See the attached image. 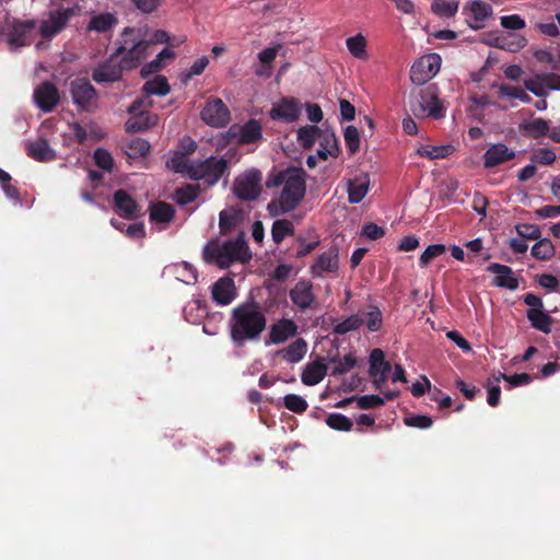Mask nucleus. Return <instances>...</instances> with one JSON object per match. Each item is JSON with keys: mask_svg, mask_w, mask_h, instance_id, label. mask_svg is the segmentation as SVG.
Segmentation results:
<instances>
[{"mask_svg": "<svg viewBox=\"0 0 560 560\" xmlns=\"http://www.w3.org/2000/svg\"><path fill=\"white\" fill-rule=\"evenodd\" d=\"M306 173L301 167L290 166L284 170H272L265 183L268 189H282L278 197L273 198L267 206L269 214L273 218L294 211L304 199L306 192Z\"/></svg>", "mask_w": 560, "mask_h": 560, "instance_id": "1", "label": "nucleus"}, {"mask_svg": "<svg viewBox=\"0 0 560 560\" xmlns=\"http://www.w3.org/2000/svg\"><path fill=\"white\" fill-rule=\"evenodd\" d=\"M267 315L261 304L249 299L232 311L229 319L230 338L235 347L258 341L267 328Z\"/></svg>", "mask_w": 560, "mask_h": 560, "instance_id": "2", "label": "nucleus"}, {"mask_svg": "<svg viewBox=\"0 0 560 560\" xmlns=\"http://www.w3.org/2000/svg\"><path fill=\"white\" fill-rule=\"evenodd\" d=\"M250 258L252 254L243 236L229 240L222 245L211 241L203 248V259L221 269L229 268L233 262H247Z\"/></svg>", "mask_w": 560, "mask_h": 560, "instance_id": "3", "label": "nucleus"}, {"mask_svg": "<svg viewBox=\"0 0 560 560\" xmlns=\"http://www.w3.org/2000/svg\"><path fill=\"white\" fill-rule=\"evenodd\" d=\"M439 88L436 84L413 90L410 93L409 107L410 112L417 118L431 117L441 119L445 115V107L439 97Z\"/></svg>", "mask_w": 560, "mask_h": 560, "instance_id": "4", "label": "nucleus"}, {"mask_svg": "<svg viewBox=\"0 0 560 560\" xmlns=\"http://www.w3.org/2000/svg\"><path fill=\"white\" fill-rule=\"evenodd\" d=\"M37 21L21 20L8 14L2 23V35L10 50H19L30 46L35 37Z\"/></svg>", "mask_w": 560, "mask_h": 560, "instance_id": "5", "label": "nucleus"}, {"mask_svg": "<svg viewBox=\"0 0 560 560\" xmlns=\"http://www.w3.org/2000/svg\"><path fill=\"white\" fill-rule=\"evenodd\" d=\"M139 31L133 27H125L120 34V45H126V51L120 56L124 67L129 70L136 69L147 57L151 42L140 39Z\"/></svg>", "mask_w": 560, "mask_h": 560, "instance_id": "6", "label": "nucleus"}, {"mask_svg": "<svg viewBox=\"0 0 560 560\" xmlns=\"http://www.w3.org/2000/svg\"><path fill=\"white\" fill-rule=\"evenodd\" d=\"M126 51V45H119L109 57L103 62L98 63L92 71V79L94 82L102 83H116L122 80L125 68L120 56Z\"/></svg>", "mask_w": 560, "mask_h": 560, "instance_id": "7", "label": "nucleus"}, {"mask_svg": "<svg viewBox=\"0 0 560 560\" xmlns=\"http://www.w3.org/2000/svg\"><path fill=\"white\" fill-rule=\"evenodd\" d=\"M73 104L81 112L92 113L97 107V91L85 78H77L69 88Z\"/></svg>", "mask_w": 560, "mask_h": 560, "instance_id": "8", "label": "nucleus"}, {"mask_svg": "<svg viewBox=\"0 0 560 560\" xmlns=\"http://www.w3.org/2000/svg\"><path fill=\"white\" fill-rule=\"evenodd\" d=\"M81 11L79 4L70 8H58L49 11L48 19L39 25V33L43 38H51L66 28L69 21Z\"/></svg>", "mask_w": 560, "mask_h": 560, "instance_id": "9", "label": "nucleus"}, {"mask_svg": "<svg viewBox=\"0 0 560 560\" xmlns=\"http://www.w3.org/2000/svg\"><path fill=\"white\" fill-rule=\"evenodd\" d=\"M228 170V162L223 158L210 156L203 161L195 162L190 170V179L206 180L209 185L217 184Z\"/></svg>", "mask_w": 560, "mask_h": 560, "instance_id": "10", "label": "nucleus"}, {"mask_svg": "<svg viewBox=\"0 0 560 560\" xmlns=\"http://www.w3.org/2000/svg\"><path fill=\"white\" fill-rule=\"evenodd\" d=\"M260 182L261 173L258 170H250L235 178L233 192L241 200H256L261 192Z\"/></svg>", "mask_w": 560, "mask_h": 560, "instance_id": "11", "label": "nucleus"}, {"mask_svg": "<svg viewBox=\"0 0 560 560\" xmlns=\"http://www.w3.org/2000/svg\"><path fill=\"white\" fill-rule=\"evenodd\" d=\"M441 62V57L438 54H428L420 57L411 66L410 80L417 85H424L438 74Z\"/></svg>", "mask_w": 560, "mask_h": 560, "instance_id": "12", "label": "nucleus"}, {"mask_svg": "<svg viewBox=\"0 0 560 560\" xmlns=\"http://www.w3.org/2000/svg\"><path fill=\"white\" fill-rule=\"evenodd\" d=\"M228 137L238 145L258 144L264 139L261 122L250 118L244 125H233L228 130Z\"/></svg>", "mask_w": 560, "mask_h": 560, "instance_id": "13", "label": "nucleus"}, {"mask_svg": "<svg viewBox=\"0 0 560 560\" xmlns=\"http://www.w3.org/2000/svg\"><path fill=\"white\" fill-rule=\"evenodd\" d=\"M200 116L207 125L215 128L224 127L231 118L230 110L221 98L208 102Z\"/></svg>", "mask_w": 560, "mask_h": 560, "instance_id": "14", "label": "nucleus"}, {"mask_svg": "<svg viewBox=\"0 0 560 560\" xmlns=\"http://www.w3.org/2000/svg\"><path fill=\"white\" fill-rule=\"evenodd\" d=\"M301 113V103L295 97H282L272 104L269 116L272 120L293 122L298 120Z\"/></svg>", "mask_w": 560, "mask_h": 560, "instance_id": "15", "label": "nucleus"}, {"mask_svg": "<svg viewBox=\"0 0 560 560\" xmlns=\"http://www.w3.org/2000/svg\"><path fill=\"white\" fill-rule=\"evenodd\" d=\"M114 211L126 220H136L142 215L141 206L124 189L113 195Z\"/></svg>", "mask_w": 560, "mask_h": 560, "instance_id": "16", "label": "nucleus"}, {"mask_svg": "<svg viewBox=\"0 0 560 560\" xmlns=\"http://www.w3.org/2000/svg\"><path fill=\"white\" fill-rule=\"evenodd\" d=\"M33 97L38 108L44 113L51 112L60 100L58 89L49 81L40 83L35 89Z\"/></svg>", "mask_w": 560, "mask_h": 560, "instance_id": "17", "label": "nucleus"}, {"mask_svg": "<svg viewBox=\"0 0 560 560\" xmlns=\"http://www.w3.org/2000/svg\"><path fill=\"white\" fill-rule=\"evenodd\" d=\"M390 363L385 360L383 350L376 348L370 353V376L373 378V383L376 388H381L387 380V375L390 372Z\"/></svg>", "mask_w": 560, "mask_h": 560, "instance_id": "18", "label": "nucleus"}, {"mask_svg": "<svg viewBox=\"0 0 560 560\" xmlns=\"http://www.w3.org/2000/svg\"><path fill=\"white\" fill-rule=\"evenodd\" d=\"M289 295L292 303L301 311L311 308L316 301L313 293V283L306 279L299 280L290 290Z\"/></svg>", "mask_w": 560, "mask_h": 560, "instance_id": "19", "label": "nucleus"}, {"mask_svg": "<svg viewBox=\"0 0 560 560\" xmlns=\"http://www.w3.org/2000/svg\"><path fill=\"white\" fill-rule=\"evenodd\" d=\"M339 269V249L330 246L322 253L315 262L311 266V273L314 277H322L324 272H336Z\"/></svg>", "mask_w": 560, "mask_h": 560, "instance_id": "20", "label": "nucleus"}, {"mask_svg": "<svg viewBox=\"0 0 560 560\" xmlns=\"http://www.w3.org/2000/svg\"><path fill=\"white\" fill-rule=\"evenodd\" d=\"M298 334V325L294 320L289 318H281L271 325L269 330V340L266 345L273 343L280 345L285 342L289 338Z\"/></svg>", "mask_w": 560, "mask_h": 560, "instance_id": "21", "label": "nucleus"}, {"mask_svg": "<svg viewBox=\"0 0 560 560\" xmlns=\"http://www.w3.org/2000/svg\"><path fill=\"white\" fill-rule=\"evenodd\" d=\"M515 158V152L508 148L504 143L491 144L485 152L483 166L492 168Z\"/></svg>", "mask_w": 560, "mask_h": 560, "instance_id": "22", "label": "nucleus"}, {"mask_svg": "<svg viewBox=\"0 0 560 560\" xmlns=\"http://www.w3.org/2000/svg\"><path fill=\"white\" fill-rule=\"evenodd\" d=\"M212 299L219 305H229L236 298V287L230 277L220 278L212 285Z\"/></svg>", "mask_w": 560, "mask_h": 560, "instance_id": "23", "label": "nucleus"}, {"mask_svg": "<svg viewBox=\"0 0 560 560\" xmlns=\"http://www.w3.org/2000/svg\"><path fill=\"white\" fill-rule=\"evenodd\" d=\"M487 271L497 275L493 280L494 285L509 290H516L518 288V280L514 277L511 267L499 262H492L487 267Z\"/></svg>", "mask_w": 560, "mask_h": 560, "instance_id": "24", "label": "nucleus"}, {"mask_svg": "<svg viewBox=\"0 0 560 560\" xmlns=\"http://www.w3.org/2000/svg\"><path fill=\"white\" fill-rule=\"evenodd\" d=\"M464 14H471L476 22L475 25L469 23L474 30L482 27V23L492 14V7L482 0H472L463 8Z\"/></svg>", "mask_w": 560, "mask_h": 560, "instance_id": "25", "label": "nucleus"}, {"mask_svg": "<svg viewBox=\"0 0 560 560\" xmlns=\"http://www.w3.org/2000/svg\"><path fill=\"white\" fill-rule=\"evenodd\" d=\"M323 358L306 364L304 368L301 380L306 386H314L320 383L327 374V365L323 362Z\"/></svg>", "mask_w": 560, "mask_h": 560, "instance_id": "26", "label": "nucleus"}, {"mask_svg": "<svg viewBox=\"0 0 560 560\" xmlns=\"http://www.w3.org/2000/svg\"><path fill=\"white\" fill-rule=\"evenodd\" d=\"M370 178L369 175L362 173L349 180L348 184V200L350 203H359L363 200L369 191Z\"/></svg>", "mask_w": 560, "mask_h": 560, "instance_id": "27", "label": "nucleus"}, {"mask_svg": "<svg viewBox=\"0 0 560 560\" xmlns=\"http://www.w3.org/2000/svg\"><path fill=\"white\" fill-rule=\"evenodd\" d=\"M158 124V116L149 110L139 112L126 122L127 132H141Z\"/></svg>", "mask_w": 560, "mask_h": 560, "instance_id": "28", "label": "nucleus"}, {"mask_svg": "<svg viewBox=\"0 0 560 560\" xmlns=\"http://www.w3.org/2000/svg\"><path fill=\"white\" fill-rule=\"evenodd\" d=\"M27 155L38 162H49L56 158L55 151L44 138H39L27 145Z\"/></svg>", "mask_w": 560, "mask_h": 560, "instance_id": "29", "label": "nucleus"}, {"mask_svg": "<svg viewBox=\"0 0 560 560\" xmlns=\"http://www.w3.org/2000/svg\"><path fill=\"white\" fill-rule=\"evenodd\" d=\"M555 79L560 81V75L538 74V75H536V79L525 80L524 86L526 88V90L532 92L534 95H536L538 97H542V96L547 95V92L541 83L549 85L551 89H560V85L551 84V81Z\"/></svg>", "mask_w": 560, "mask_h": 560, "instance_id": "30", "label": "nucleus"}, {"mask_svg": "<svg viewBox=\"0 0 560 560\" xmlns=\"http://www.w3.org/2000/svg\"><path fill=\"white\" fill-rule=\"evenodd\" d=\"M243 220V211L240 209H225L220 212L219 228L222 234H226L234 230Z\"/></svg>", "mask_w": 560, "mask_h": 560, "instance_id": "31", "label": "nucleus"}, {"mask_svg": "<svg viewBox=\"0 0 560 560\" xmlns=\"http://www.w3.org/2000/svg\"><path fill=\"white\" fill-rule=\"evenodd\" d=\"M526 317L535 329L540 330L545 334L550 332L552 317L546 312H544L542 308H528L526 311Z\"/></svg>", "mask_w": 560, "mask_h": 560, "instance_id": "32", "label": "nucleus"}, {"mask_svg": "<svg viewBox=\"0 0 560 560\" xmlns=\"http://www.w3.org/2000/svg\"><path fill=\"white\" fill-rule=\"evenodd\" d=\"M175 215V209L165 201L153 203L150 208V220L159 223H168Z\"/></svg>", "mask_w": 560, "mask_h": 560, "instance_id": "33", "label": "nucleus"}, {"mask_svg": "<svg viewBox=\"0 0 560 560\" xmlns=\"http://www.w3.org/2000/svg\"><path fill=\"white\" fill-rule=\"evenodd\" d=\"M195 162H190L187 156L176 151L171 152V156L166 161L167 168L175 173L186 174L190 178V170Z\"/></svg>", "mask_w": 560, "mask_h": 560, "instance_id": "34", "label": "nucleus"}, {"mask_svg": "<svg viewBox=\"0 0 560 560\" xmlns=\"http://www.w3.org/2000/svg\"><path fill=\"white\" fill-rule=\"evenodd\" d=\"M117 18L109 12L101 13L93 16L89 24V31H95L98 33H106L117 24Z\"/></svg>", "mask_w": 560, "mask_h": 560, "instance_id": "35", "label": "nucleus"}, {"mask_svg": "<svg viewBox=\"0 0 560 560\" xmlns=\"http://www.w3.org/2000/svg\"><path fill=\"white\" fill-rule=\"evenodd\" d=\"M550 127L549 122L544 118H535L530 121L523 122L521 125V130L528 137L533 139H538L548 133Z\"/></svg>", "mask_w": 560, "mask_h": 560, "instance_id": "36", "label": "nucleus"}, {"mask_svg": "<svg viewBox=\"0 0 560 560\" xmlns=\"http://www.w3.org/2000/svg\"><path fill=\"white\" fill-rule=\"evenodd\" d=\"M307 351V343L303 338H299L291 342L285 349L282 350L283 359L296 363L301 361Z\"/></svg>", "mask_w": 560, "mask_h": 560, "instance_id": "37", "label": "nucleus"}, {"mask_svg": "<svg viewBox=\"0 0 560 560\" xmlns=\"http://www.w3.org/2000/svg\"><path fill=\"white\" fill-rule=\"evenodd\" d=\"M170 90L167 79L163 75H156L154 79L147 81L142 88L144 94L159 96L168 94Z\"/></svg>", "mask_w": 560, "mask_h": 560, "instance_id": "38", "label": "nucleus"}, {"mask_svg": "<svg viewBox=\"0 0 560 560\" xmlns=\"http://www.w3.org/2000/svg\"><path fill=\"white\" fill-rule=\"evenodd\" d=\"M458 7V0H432L431 11L440 18H453Z\"/></svg>", "mask_w": 560, "mask_h": 560, "instance_id": "39", "label": "nucleus"}, {"mask_svg": "<svg viewBox=\"0 0 560 560\" xmlns=\"http://www.w3.org/2000/svg\"><path fill=\"white\" fill-rule=\"evenodd\" d=\"M294 234V225L290 220L279 219L276 220L271 228L272 241L280 244L287 236Z\"/></svg>", "mask_w": 560, "mask_h": 560, "instance_id": "40", "label": "nucleus"}, {"mask_svg": "<svg viewBox=\"0 0 560 560\" xmlns=\"http://www.w3.org/2000/svg\"><path fill=\"white\" fill-rule=\"evenodd\" d=\"M199 192V185L186 184L175 190L174 200L180 206H186L195 201Z\"/></svg>", "mask_w": 560, "mask_h": 560, "instance_id": "41", "label": "nucleus"}, {"mask_svg": "<svg viewBox=\"0 0 560 560\" xmlns=\"http://www.w3.org/2000/svg\"><path fill=\"white\" fill-rule=\"evenodd\" d=\"M320 136L322 130L317 126H304L298 130V141L304 149H311Z\"/></svg>", "mask_w": 560, "mask_h": 560, "instance_id": "42", "label": "nucleus"}, {"mask_svg": "<svg viewBox=\"0 0 560 560\" xmlns=\"http://www.w3.org/2000/svg\"><path fill=\"white\" fill-rule=\"evenodd\" d=\"M346 46L354 58L366 59V39L362 34L347 38Z\"/></svg>", "mask_w": 560, "mask_h": 560, "instance_id": "43", "label": "nucleus"}, {"mask_svg": "<svg viewBox=\"0 0 560 560\" xmlns=\"http://www.w3.org/2000/svg\"><path fill=\"white\" fill-rule=\"evenodd\" d=\"M556 249L549 238L538 240L532 247V255L538 260H550L555 256Z\"/></svg>", "mask_w": 560, "mask_h": 560, "instance_id": "44", "label": "nucleus"}, {"mask_svg": "<svg viewBox=\"0 0 560 560\" xmlns=\"http://www.w3.org/2000/svg\"><path fill=\"white\" fill-rule=\"evenodd\" d=\"M364 323V319L359 314L351 315L343 319L342 322L338 323L334 327V332L337 335H345L349 331L355 330L360 328Z\"/></svg>", "mask_w": 560, "mask_h": 560, "instance_id": "45", "label": "nucleus"}, {"mask_svg": "<svg viewBox=\"0 0 560 560\" xmlns=\"http://www.w3.org/2000/svg\"><path fill=\"white\" fill-rule=\"evenodd\" d=\"M326 424L336 431H351L353 422L342 413H330L326 418Z\"/></svg>", "mask_w": 560, "mask_h": 560, "instance_id": "46", "label": "nucleus"}, {"mask_svg": "<svg viewBox=\"0 0 560 560\" xmlns=\"http://www.w3.org/2000/svg\"><path fill=\"white\" fill-rule=\"evenodd\" d=\"M330 362L336 364L331 371V375L337 376L343 375L353 369L357 364V359L352 353H348L341 359L332 358Z\"/></svg>", "mask_w": 560, "mask_h": 560, "instance_id": "47", "label": "nucleus"}, {"mask_svg": "<svg viewBox=\"0 0 560 560\" xmlns=\"http://www.w3.org/2000/svg\"><path fill=\"white\" fill-rule=\"evenodd\" d=\"M283 406L294 412V413H303L307 410L308 404L307 401L300 395L296 394H288L283 397Z\"/></svg>", "mask_w": 560, "mask_h": 560, "instance_id": "48", "label": "nucleus"}, {"mask_svg": "<svg viewBox=\"0 0 560 560\" xmlns=\"http://www.w3.org/2000/svg\"><path fill=\"white\" fill-rule=\"evenodd\" d=\"M150 149L151 145L147 140L141 138H135L128 144L127 154L132 159L143 158L149 154Z\"/></svg>", "mask_w": 560, "mask_h": 560, "instance_id": "49", "label": "nucleus"}, {"mask_svg": "<svg viewBox=\"0 0 560 560\" xmlns=\"http://www.w3.org/2000/svg\"><path fill=\"white\" fill-rule=\"evenodd\" d=\"M499 94L500 96L520 100L525 104L532 101V97L520 86L501 84L499 88Z\"/></svg>", "mask_w": 560, "mask_h": 560, "instance_id": "50", "label": "nucleus"}, {"mask_svg": "<svg viewBox=\"0 0 560 560\" xmlns=\"http://www.w3.org/2000/svg\"><path fill=\"white\" fill-rule=\"evenodd\" d=\"M533 378L534 376L529 375L528 373H515L513 375L500 373L498 376L493 377V382L500 383L501 380H504L510 383L512 387H517L529 384Z\"/></svg>", "mask_w": 560, "mask_h": 560, "instance_id": "51", "label": "nucleus"}, {"mask_svg": "<svg viewBox=\"0 0 560 560\" xmlns=\"http://www.w3.org/2000/svg\"><path fill=\"white\" fill-rule=\"evenodd\" d=\"M94 162L100 168L112 172L114 167V159L110 152L104 148H97L93 154Z\"/></svg>", "mask_w": 560, "mask_h": 560, "instance_id": "52", "label": "nucleus"}, {"mask_svg": "<svg viewBox=\"0 0 560 560\" xmlns=\"http://www.w3.org/2000/svg\"><path fill=\"white\" fill-rule=\"evenodd\" d=\"M556 159V153L549 148H539L535 150L529 158L532 163L540 165H551L555 163Z\"/></svg>", "mask_w": 560, "mask_h": 560, "instance_id": "53", "label": "nucleus"}, {"mask_svg": "<svg viewBox=\"0 0 560 560\" xmlns=\"http://www.w3.org/2000/svg\"><path fill=\"white\" fill-rule=\"evenodd\" d=\"M446 252V246L443 244L429 245L419 258L420 267H427L432 259L443 255Z\"/></svg>", "mask_w": 560, "mask_h": 560, "instance_id": "54", "label": "nucleus"}, {"mask_svg": "<svg viewBox=\"0 0 560 560\" xmlns=\"http://www.w3.org/2000/svg\"><path fill=\"white\" fill-rule=\"evenodd\" d=\"M319 141L320 147H325L330 156L336 158L339 154L338 140L332 131L322 130Z\"/></svg>", "mask_w": 560, "mask_h": 560, "instance_id": "55", "label": "nucleus"}, {"mask_svg": "<svg viewBox=\"0 0 560 560\" xmlns=\"http://www.w3.org/2000/svg\"><path fill=\"white\" fill-rule=\"evenodd\" d=\"M343 137L349 152L351 154L358 152L360 148V135L358 128H355L354 126H348L345 129Z\"/></svg>", "mask_w": 560, "mask_h": 560, "instance_id": "56", "label": "nucleus"}, {"mask_svg": "<svg viewBox=\"0 0 560 560\" xmlns=\"http://www.w3.org/2000/svg\"><path fill=\"white\" fill-rule=\"evenodd\" d=\"M209 65V59L206 56H202L194 61V63L190 66L189 70L186 73L182 74V81L184 83H187L188 80H190L195 75H200L207 66Z\"/></svg>", "mask_w": 560, "mask_h": 560, "instance_id": "57", "label": "nucleus"}, {"mask_svg": "<svg viewBox=\"0 0 560 560\" xmlns=\"http://www.w3.org/2000/svg\"><path fill=\"white\" fill-rule=\"evenodd\" d=\"M450 147H421L418 149V154L422 158H427L430 160L434 159H443L448 155Z\"/></svg>", "mask_w": 560, "mask_h": 560, "instance_id": "58", "label": "nucleus"}, {"mask_svg": "<svg viewBox=\"0 0 560 560\" xmlns=\"http://www.w3.org/2000/svg\"><path fill=\"white\" fill-rule=\"evenodd\" d=\"M383 324V315L377 306H371L366 313V327L370 331H377Z\"/></svg>", "mask_w": 560, "mask_h": 560, "instance_id": "59", "label": "nucleus"}, {"mask_svg": "<svg viewBox=\"0 0 560 560\" xmlns=\"http://www.w3.org/2000/svg\"><path fill=\"white\" fill-rule=\"evenodd\" d=\"M501 26L506 30L518 31L526 26L525 20L518 14L504 15L500 19Z\"/></svg>", "mask_w": 560, "mask_h": 560, "instance_id": "60", "label": "nucleus"}, {"mask_svg": "<svg viewBox=\"0 0 560 560\" xmlns=\"http://www.w3.org/2000/svg\"><path fill=\"white\" fill-rule=\"evenodd\" d=\"M404 422L407 427L419 429H429L433 424L432 418L425 415H413L406 417Z\"/></svg>", "mask_w": 560, "mask_h": 560, "instance_id": "61", "label": "nucleus"}, {"mask_svg": "<svg viewBox=\"0 0 560 560\" xmlns=\"http://www.w3.org/2000/svg\"><path fill=\"white\" fill-rule=\"evenodd\" d=\"M516 232L521 237L527 240H539L541 235L540 229L536 224H518Z\"/></svg>", "mask_w": 560, "mask_h": 560, "instance_id": "62", "label": "nucleus"}, {"mask_svg": "<svg viewBox=\"0 0 560 560\" xmlns=\"http://www.w3.org/2000/svg\"><path fill=\"white\" fill-rule=\"evenodd\" d=\"M358 406L361 409L368 410L384 405V398L378 395H364L357 399Z\"/></svg>", "mask_w": 560, "mask_h": 560, "instance_id": "63", "label": "nucleus"}, {"mask_svg": "<svg viewBox=\"0 0 560 560\" xmlns=\"http://www.w3.org/2000/svg\"><path fill=\"white\" fill-rule=\"evenodd\" d=\"M486 388L488 390L487 402L491 407H497L500 402V397H501L500 386L498 385V383L493 384L492 381L489 378L487 381Z\"/></svg>", "mask_w": 560, "mask_h": 560, "instance_id": "64", "label": "nucleus"}]
</instances>
